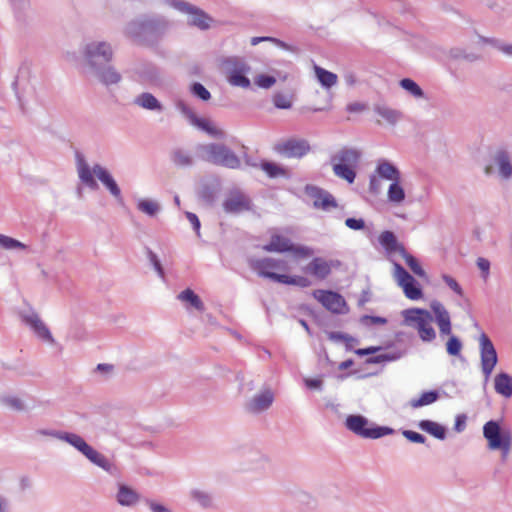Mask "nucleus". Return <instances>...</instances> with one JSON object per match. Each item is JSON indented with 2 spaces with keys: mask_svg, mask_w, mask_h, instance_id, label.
Returning <instances> with one entry per match:
<instances>
[{
  "mask_svg": "<svg viewBox=\"0 0 512 512\" xmlns=\"http://www.w3.org/2000/svg\"><path fill=\"white\" fill-rule=\"evenodd\" d=\"M83 454L91 461L93 462L94 464L100 466V467H103L105 468L108 464V461L107 459L102 455L100 454L99 452H97L96 450H94L91 446L88 445V447L85 449V451L83 452Z\"/></svg>",
  "mask_w": 512,
  "mask_h": 512,
  "instance_id": "nucleus-37",
  "label": "nucleus"
},
{
  "mask_svg": "<svg viewBox=\"0 0 512 512\" xmlns=\"http://www.w3.org/2000/svg\"><path fill=\"white\" fill-rule=\"evenodd\" d=\"M400 86L415 98H421L424 95L420 86L410 78L402 79L400 81Z\"/></svg>",
  "mask_w": 512,
  "mask_h": 512,
  "instance_id": "nucleus-34",
  "label": "nucleus"
},
{
  "mask_svg": "<svg viewBox=\"0 0 512 512\" xmlns=\"http://www.w3.org/2000/svg\"><path fill=\"white\" fill-rule=\"evenodd\" d=\"M194 497L196 499H198L202 505H204V506L207 505L208 497L205 494H203L201 492H195Z\"/></svg>",
  "mask_w": 512,
  "mask_h": 512,
  "instance_id": "nucleus-60",
  "label": "nucleus"
},
{
  "mask_svg": "<svg viewBox=\"0 0 512 512\" xmlns=\"http://www.w3.org/2000/svg\"><path fill=\"white\" fill-rule=\"evenodd\" d=\"M306 191L313 198V204L318 209L327 211L337 206L334 197L326 191L317 187H307Z\"/></svg>",
  "mask_w": 512,
  "mask_h": 512,
  "instance_id": "nucleus-16",
  "label": "nucleus"
},
{
  "mask_svg": "<svg viewBox=\"0 0 512 512\" xmlns=\"http://www.w3.org/2000/svg\"><path fill=\"white\" fill-rule=\"evenodd\" d=\"M227 64L236 63L235 60L229 59L226 61ZM246 71V67L244 64H235V68L229 71L228 81L233 86H239L243 88H248L250 86L249 79L244 75Z\"/></svg>",
  "mask_w": 512,
  "mask_h": 512,
  "instance_id": "nucleus-18",
  "label": "nucleus"
},
{
  "mask_svg": "<svg viewBox=\"0 0 512 512\" xmlns=\"http://www.w3.org/2000/svg\"><path fill=\"white\" fill-rule=\"evenodd\" d=\"M273 103L280 109H289L292 106L291 97L282 93H276L273 96Z\"/></svg>",
  "mask_w": 512,
  "mask_h": 512,
  "instance_id": "nucleus-44",
  "label": "nucleus"
},
{
  "mask_svg": "<svg viewBox=\"0 0 512 512\" xmlns=\"http://www.w3.org/2000/svg\"><path fill=\"white\" fill-rule=\"evenodd\" d=\"M208 160L216 165L230 169L240 167V159L229 148L221 144L207 146Z\"/></svg>",
  "mask_w": 512,
  "mask_h": 512,
  "instance_id": "nucleus-10",
  "label": "nucleus"
},
{
  "mask_svg": "<svg viewBox=\"0 0 512 512\" xmlns=\"http://www.w3.org/2000/svg\"><path fill=\"white\" fill-rule=\"evenodd\" d=\"M192 92L200 99L207 101L210 99V92L200 83H194L192 86Z\"/></svg>",
  "mask_w": 512,
  "mask_h": 512,
  "instance_id": "nucleus-48",
  "label": "nucleus"
},
{
  "mask_svg": "<svg viewBox=\"0 0 512 512\" xmlns=\"http://www.w3.org/2000/svg\"><path fill=\"white\" fill-rule=\"evenodd\" d=\"M405 323L417 330L420 338L423 341H432L435 339L436 334L431 325V314L423 309H409L403 312Z\"/></svg>",
  "mask_w": 512,
  "mask_h": 512,
  "instance_id": "nucleus-5",
  "label": "nucleus"
},
{
  "mask_svg": "<svg viewBox=\"0 0 512 512\" xmlns=\"http://www.w3.org/2000/svg\"><path fill=\"white\" fill-rule=\"evenodd\" d=\"M366 319L369 320L373 324L383 325V324H386V322H387V320L382 317L367 316Z\"/></svg>",
  "mask_w": 512,
  "mask_h": 512,
  "instance_id": "nucleus-59",
  "label": "nucleus"
},
{
  "mask_svg": "<svg viewBox=\"0 0 512 512\" xmlns=\"http://www.w3.org/2000/svg\"><path fill=\"white\" fill-rule=\"evenodd\" d=\"M439 394L437 391H426L421 394L419 398H414L410 401L412 408H419L422 406L430 405L437 401Z\"/></svg>",
  "mask_w": 512,
  "mask_h": 512,
  "instance_id": "nucleus-30",
  "label": "nucleus"
},
{
  "mask_svg": "<svg viewBox=\"0 0 512 512\" xmlns=\"http://www.w3.org/2000/svg\"><path fill=\"white\" fill-rule=\"evenodd\" d=\"M312 296L331 313L345 314L349 310L346 300L341 294L337 292L317 289L313 291Z\"/></svg>",
  "mask_w": 512,
  "mask_h": 512,
  "instance_id": "nucleus-8",
  "label": "nucleus"
},
{
  "mask_svg": "<svg viewBox=\"0 0 512 512\" xmlns=\"http://www.w3.org/2000/svg\"><path fill=\"white\" fill-rule=\"evenodd\" d=\"M178 299L189 303L191 306H193L195 309L202 311L204 309V305L198 295L194 293L193 290L187 288L184 291H182L178 295Z\"/></svg>",
  "mask_w": 512,
  "mask_h": 512,
  "instance_id": "nucleus-32",
  "label": "nucleus"
},
{
  "mask_svg": "<svg viewBox=\"0 0 512 512\" xmlns=\"http://www.w3.org/2000/svg\"><path fill=\"white\" fill-rule=\"evenodd\" d=\"M64 439L68 443H70L72 446H74L76 449H78L80 452H82V453L88 447V444L79 435H76V434H66Z\"/></svg>",
  "mask_w": 512,
  "mask_h": 512,
  "instance_id": "nucleus-43",
  "label": "nucleus"
},
{
  "mask_svg": "<svg viewBox=\"0 0 512 512\" xmlns=\"http://www.w3.org/2000/svg\"><path fill=\"white\" fill-rule=\"evenodd\" d=\"M347 227L353 230H361L364 228L365 223L362 219L347 218L345 221Z\"/></svg>",
  "mask_w": 512,
  "mask_h": 512,
  "instance_id": "nucleus-50",
  "label": "nucleus"
},
{
  "mask_svg": "<svg viewBox=\"0 0 512 512\" xmlns=\"http://www.w3.org/2000/svg\"><path fill=\"white\" fill-rule=\"evenodd\" d=\"M347 109L350 112H360L365 109V105H363L361 103H352V104L348 105Z\"/></svg>",
  "mask_w": 512,
  "mask_h": 512,
  "instance_id": "nucleus-57",
  "label": "nucleus"
},
{
  "mask_svg": "<svg viewBox=\"0 0 512 512\" xmlns=\"http://www.w3.org/2000/svg\"><path fill=\"white\" fill-rule=\"evenodd\" d=\"M332 268L333 261L315 257L308 263L304 271L318 280H324L331 274Z\"/></svg>",
  "mask_w": 512,
  "mask_h": 512,
  "instance_id": "nucleus-14",
  "label": "nucleus"
},
{
  "mask_svg": "<svg viewBox=\"0 0 512 512\" xmlns=\"http://www.w3.org/2000/svg\"><path fill=\"white\" fill-rule=\"evenodd\" d=\"M173 162L178 166H188L192 163L191 157L181 150H177L172 156Z\"/></svg>",
  "mask_w": 512,
  "mask_h": 512,
  "instance_id": "nucleus-46",
  "label": "nucleus"
},
{
  "mask_svg": "<svg viewBox=\"0 0 512 512\" xmlns=\"http://www.w3.org/2000/svg\"><path fill=\"white\" fill-rule=\"evenodd\" d=\"M400 255L403 257V259L405 260V263L407 264V266L411 269V271L414 274H416L419 277L425 276L424 270L422 269L421 265L419 264V262L417 261V259L414 256L407 253L406 250H404V253H401Z\"/></svg>",
  "mask_w": 512,
  "mask_h": 512,
  "instance_id": "nucleus-35",
  "label": "nucleus"
},
{
  "mask_svg": "<svg viewBox=\"0 0 512 512\" xmlns=\"http://www.w3.org/2000/svg\"><path fill=\"white\" fill-rule=\"evenodd\" d=\"M186 217L187 219L189 220V222L192 224L194 230L199 233V230H200V221L198 219V217L194 214V213H191V212H187L186 213Z\"/></svg>",
  "mask_w": 512,
  "mask_h": 512,
  "instance_id": "nucleus-52",
  "label": "nucleus"
},
{
  "mask_svg": "<svg viewBox=\"0 0 512 512\" xmlns=\"http://www.w3.org/2000/svg\"><path fill=\"white\" fill-rule=\"evenodd\" d=\"M483 435L488 442L491 450H501L503 456H506L511 447L512 434L507 428H501L496 421H488L483 426Z\"/></svg>",
  "mask_w": 512,
  "mask_h": 512,
  "instance_id": "nucleus-4",
  "label": "nucleus"
},
{
  "mask_svg": "<svg viewBox=\"0 0 512 512\" xmlns=\"http://www.w3.org/2000/svg\"><path fill=\"white\" fill-rule=\"evenodd\" d=\"M120 80V75L113 69H108L101 74V81L105 84H115Z\"/></svg>",
  "mask_w": 512,
  "mask_h": 512,
  "instance_id": "nucleus-47",
  "label": "nucleus"
},
{
  "mask_svg": "<svg viewBox=\"0 0 512 512\" xmlns=\"http://www.w3.org/2000/svg\"><path fill=\"white\" fill-rule=\"evenodd\" d=\"M377 175L382 178L393 182L400 181L401 174L399 170L386 160H380L376 167Z\"/></svg>",
  "mask_w": 512,
  "mask_h": 512,
  "instance_id": "nucleus-21",
  "label": "nucleus"
},
{
  "mask_svg": "<svg viewBox=\"0 0 512 512\" xmlns=\"http://www.w3.org/2000/svg\"><path fill=\"white\" fill-rule=\"evenodd\" d=\"M496 159L501 175L505 178L510 177L512 175V166L507 154L505 152H499Z\"/></svg>",
  "mask_w": 512,
  "mask_h": 512,
  "instance_id": "nucleus-36",
  "label": "nucleus"
},
{
  "mask_svg": "<svg viewBox=\"0 0 512 512\" xmlns=\"http://www.w3.org/2000/svg\"><path fill=\"white\" fill-rule=\"evenodd\" d=\"M261 169L270 177V178H278V177H288L289 172L286 168L269 161H263L260 164Z\"/></svg>",
  "mask_w": 512,
  "mask_h": 512,
  "instance_id": "nucleus-25",
  "label": "nucleus"
},
{
  "mask_svg": "<svg viewBox=\"0 0 512 512\" xmlns=\"http://www.w3.org/2000/svg\"><path fill=\"white\" fill-rule=\"evenodd\" d=\"M178 8L190 15L189 24L200 29H208L210 27L212 20L204 11L187 3H180Z\"/></svg>",
  "mask_w": 512,
  "mask_h": 512,
  "instance_id": "nucleus-15",
  "label": "nucleus"
},
{
  "mask_svg": "<svg viewBox=\"0 0 512 512\" xmlns=\"http://www.w3.org/2000/svg\"><path fill=\"white\" fill-rule=\"evenodd\" d=\"M394 268L396 280L401 287L406 283L414 282V278L400 264L396 263Z\"/></svg>",
  "mask_w": 512,
  "mask_h": 512,
  "instance_id": "nucleus-40",
  "label": "nucleus"
},
{
  "mask_svg": "<svg viewBox=\"0 0 512 512\" xmlns=\"http://www.w3.org/2000/svg\"><path fill=\"white\" fill-rule=\"evenodd\" d=\"M403 435L406 439H408L409 441L414 442V443H424L425 442V437L415 431L405 430V431H403Z\"/></svg>",
  "mask_w": 512,
  "mask_h": 512,
  "instance_id": "nucleus-49",
  "label": "nucleus"
},
{
  "mask_svg": "<svg viewBox=\"0 0 512 512\" xmlns=\"http://www.w3.org/2000/svg\"><path fill=\"white\" fill-rule=\"evenodd\" d=\"M367 425V419L361 415H351L346 419V427L364 438L377 439L392 432V429L387 427L367 428Z\"/></svg>",
  "mask_w": 512,
  "mask_h": 512,
  "instance_id": "nucleus-7",
  "label": "nucleus"
},
{
  "mask_svg": "<svg viewBox=\"0 0 512 512\" xmlns=\"http://www.w3.org/2000/svg\"><path fill=\"white\" fill-rule=\"evenodd\" d=\"M275 151L287 158H301L310 151V145L304 139L291 138L278 143Z\"/></svg>",
  "mask_w": 512,
  "mask_h": 512,
  "instance_id": "nucleus-11",
  "label": "nucleus"
},
{
  "mask_svg": "<svg viewBox=\"0 0 512 512\" xmlns=\"http://www.w3.org/2000/svg\"><path fill=\"white\" fill-rule=\"evenodd\" d=\"M26 321L40 338L47 341H53L49 329L38 317H29Z\"/></svg>",
  "mask_w": 512,
  "mask_h": 512,
  "instance_id": "nucleus-26",
  "label": "nucleus"
},
{
  "mask_svg": "<svg viewBox=\"0 0 512 512\" xmlns=\"http://www.w3.org/2000/svg\"><path fill=\"white\" fill-rule=\"evenodd\" d=\"M443 279L444 281L446 282V284L453 290L455 291L457 294L461 295L462 294V289L461 287L459 286V284L456 282L455 279L451 278L450 276H443Z\"/></svg>",
  "mask_w": 512,
  "mask_h": 512,
  "instance_id": "nucleus-51",
  "label": "nucleus"
},
{
  "mask_svg": "<svg viewBox=\"0 0 512 512\" xmlns=\"http://www.w3.org/2000/svg\"><path fill=\"white\" fill-rule=\"evenodd\" d=\"M378 350H379V347H368V348L356 350V354L360 355V356H364V355L375 353Z\"/></svg>",
  "mask_w": 512,
  "mask_h": 512,
  "instance_id": "nucleus-56",
  "label": "nucleus"
},
{
  "mask_svg": "<svg viewBox=\"0 0 512 512\" xmlns=\"http://www.w3.org/2000/svg\"><path fill=\"white\" fill-rule=\"evenodd\" d=\"M77 170L79 178L88 187L92 189L97 188V182L94 178L95 175L115 198H121L120 188L111 174L102 166L94 165L91 169L84 159L79 158L77 162Z\"/></svg>",
  "mask_w": 512,
  "mask_h": 512,
  "instance_id": "nucleus-2",
  "label": "nucleus"
},
{
  "mask_svg": "<svg viewBox=\"0 0 512 512\" xmlns=\"http://www.w3.org/2000/svg\"><path fill=\"white\" fill-rule=\"evenodd\" d=\"M5 402L8 406H10L13 409L21 410L23 408L22 403L18 398H7L5 399Z\"/></svg>",
  "mask_w": 512,
  "mask_h": 512,
  "instance_id": "nucleus-55",
  "label": "nucleus"
},
{
  "mask_svg": "<svg viewBox=\"0 0 512 512\" xmlns=\"http://www.w3.org/2000/svg\"><path fill=\"white\" fill-rule=\"evenodd\" d=\"M477 266L479 267L480 270L483 271L485 276H487V274L489 272V268H490L489 261L487 259H485V258H478Z\"/></svg>",
  "mask_w": 512,
  "mask_h": 512,
  "instance_id": "nucleus-54",
  "label": "nucleus"
},
{
  "mask_svg": "<svg viewBox=\"0 0 512 512\" xmlns=\"http://www.w3.org/2000/svg\"><path fill=\"white\" fill-rule=\"evenodd\" d=\"M402 289L405 296L411 300H418L422 297V290L415 280L414 282L406 283Z\"/></svg>",
  "mask_w": 512,
  "mask_h": 512,
  "instance_id": "nucleus-39",
  "label": "nucleus"
},
{
  "mask_svg": "<svg viewBox=\"0 0 512 512\" xmlns=\"http://www.w3.org/2000/svg\"><path fill=\"white\" fill-rule=\"evenodd\" d=\"M262 41H273L274 42L276 40L272 37H254L251 39V44L257 45L258 43H260Z\"/></svg>",
  "mask_w": 512,
  "mask_h": 512,
  "instance_id": "nucleus-61",
  "label": "nucleus"
},
{
  "mask_svg": "<svg viewBox=\"0 0 512 512\" xmlns=\"http://www.w3.org/2000/svg\"><path fill=\"white\" fill-rule=\"evenodd\" d=\"M152 261L154 263L155 269L158 271V273L161 276H163V269H162L161 264L159 263V261L157 260L155 255H152Z\"/></svg>",
  "mask_w": 512,
  "mask_h": 512,
  "instance_id": "nucleus-63",
  "label": "nucleus"
},
{
  "mask_svg": "<svg viewBox=\"0 0 512 512\" xmlns=\"http://www.w3.org/2000/svg\"><path fill=\"white\" fill-rule=\"evenodd\" d=\"M479 346L482 373L485 379L488 380L498 362L497 352L485 333H482L479 337Z\"/></svg>",
  "mask_w": 512,
  "mask_h": 512,
  "instance_id": "nucleus-9",
  "label": "nucleus"
},
{
  "mask_svg": "<svg viewBox=\"0 0 512 512\" xmlns=\"http://www.w3.org/2000/svg\"><path fill=\"white\" fill-rule=\"evenodd\" d=\"M250 266L260 276L269 278L281 284L293 285L302 288L311 285V281L307 277L290 276L287 274L277 273L276 271L287 272L289 270V267L284 260L273 258L255 259L250 262Z\"/></svg>",
  "mask_w": 512,
  "mask_h": 512,
  "instance_id": "nucleus-1",
  "label": "nucleus"
},
{
  "mask_svg": "<svg viewBox=\"0 0 512 512\" xmlns=\"http://www.w3.org/2000/svg\"><path fill=\"white\" fill-rule=\"evenodd\" d=\"M375 111L383 121L390 125H394L401 118V113L399 111L389 107L379 106L376 107Z\"/></svg>",
  "mask_w": 512,
  "mask_h": 512,
  "instance_id": "nucleus-31",
  "label": "nucleus"
},
{
  "mask_svg": "<svg viewBox=\"0 0 512 512\" xmlns=\"http://www.w3.org/2000/svg\"><path fill=\"white\" fill-rule=\"evenodd\" d=\"M254 82L258 87L268 89L276 83V79L273 76L259 74L255 77Z\"/></svg>",
  "mask_w": 512,
  "mask_h": 512,
  "instance_id": "nucleus-45",
  "label": "nucleus"
},
{
  "mask_svg": "<svg viewBox=\"0 0 512 512\" xmlns=\"http://www.w3.org/2000/svg\"><path fill=\"white\" fill-rule=\"evenodd\" d=\"M137 208L149 215V216H155L159 211V205L157 202L148 200V199H142L137 203Z\"/></svg>",
  "mask_w": 512,
  "mask_h": 512,
  "instance_id": "nucleus-38",
  "label": "nucleus"
},
{
  "mask_svg": "<svg viewBox=\"0 0 512 512\" xmlns=\"http://www.w3.org/2000/svg\"><path fill=\"white\" fill-rule=\"evenodd\" d=\"M178 107L187 116L192 125L208 132L211 135H216L218 133L217 129L212 125V123L209 120L205 118H198L190 108L186 107L182 103H179Z\"/></svg>",
  "mask_w": 512,
  "mask_h": 512,
  "instance_id": "nucleus-19",
  "label": "nucleus"
},
{
  "mask_svg": "<svg viewBox=\"0 0 512 512\" xmlns=\"http://www.w3.org/2000/svg\"><path fill=\"white\" fill-rule=\"evenodd\" d=\"M379 243L388 253H404V246L397 241L391 231H384L379 236Z\"/></svg>",
  "mask_w": 512,
  "mask_h": 512,
  "instance_id": "nucleus-20",
  "label": "nucleus"
},
{
  "mask_svg": "<svg viewBox=\"0 0 512 512\" xmlns=\"http://www.w3.org/2000/svg\"><path fill=\"white\" fill-rule=\"evenodd\" d=\"M273 402V395L266 391L256 396L250 403L249 409L252 412H259L267 409Z\"/></svg>",
  "mask_w": 512,
  "mask_h": 512,
  "instance_id": "nucleus-24",
  "label": "nucleus"
},
{
  "mask_svg": "<svg viewBox=\"0 0 512 512\" xmlns=\"http://www.w3.org/2000/svg\"><path fill=\"white\" fill-rule=\"evenodd\" d=\"M85 55L91 66H97L110 62L112 59V49L106 42H100L88 45Z\"/></svg>",
  "mask_w": 512,
  "mask_h": 512,
  "instance_id": "nucleus-13",
  "label": "nucleus"
},
{
  "mask_svg": "<svg viewBox=\"0 0 512 512\" xmlns=\"http://www.w3.org/2000/svg\"><path fill=\"white\" fill-rule=\"evenodd\" d=\"M0 246L7 250L26 248V246L20 241L2 234H0Z\"/></svg>",
  "mask_w": 512,
  "mask_h": 512,
  "instance_id": "nucleus-41",
  "label": "nucleus"
},
{
  "mask_svg": "<svg viewBox=\"0 0 512 512\" xmlns=\"http://www.w3.org/2000/svg\"><path fill=\"white\" fill-rule=\"evenodd\" d=\"M263 250L278 253L289 252L296 259H306L314 253L311 248L303 245H294L289 238L280 234H273L270 242L263 246Z\"/></svg>",
  "mask_w": 512,
  "mask_h": 512,
  "instance_id": "nucleus-6",
  "label": "nucleus"
},
{
  "mask_svg": "<svg viewBox=\"0 0 512 512\" xmlns=\"http://www.w3.org/2000/svg\"><path fill=\"white\" fill-rule=\"evenodd\" d=\"M389 201L393 203H401L405 199V191L400 181L391 183L387 193Z\"/></svg>",
  "mask_w": 512,
  "mask_h": 512,
  "instance_id": "nucleus-33",
  "label": "nucleus"
},
{
  "mask_svg": "<svg viewBox=\"0 0 512 512\" xmlns=\"http://www.w3.org/2000/svg\"><path fill=\"white\" fill-rule=\"evenodd\" d=\"M150 508L153 512H170L166 507L157 503H150Z\"/></svg>",
  "mask_w": 512,
  "mask_h": 512,
  "instance_id": "nucleus-58",
  "label": "nucleus"
},
{
  "mask_svg": "<svg viewBox=\"0 0 512 512\" xmlns=\"http://www.w3.org/2000/svg\"><path fill=\"white\" fill-rule=\"evenodd\" d=\"M313 70L319 83L326 89H330L338 82V76L333 72L318 65H314Z\"/></svg>",
  "mask_w": 512,
  "mask_h": 512,
  "instance_id": "nucleus-23",
  "label": "nucleus"
},
{
  "mask_svg": "<svg viewBox=\"0 0 512 512\" xmlns=\"http://www.w3.org/2000/svg\"><path fill=\"white\" fill-rule=\"evenodd\" d=\"M494 387L498 394L510 398L512 396V377L507 373H499L495 377Z\"/></svg>",
  "mask_w": 512,
  "mask_h": 512,
  "instance_id": "nucleus-22",
  "label": "nucleus"
},
{
  "mask_svg": "<svg viewBox=\"0 0 512 512\" xmlns=\"http://www.w3.org/2000/svg\"><path fill=\"white\" fill-rule=\"evenodd\" d=\"M135 103L140 107L148 110L161 109L159 101L150 93H142L136 98Z\"/></svg>",
  "mask_w": 512,
  "mask_h": 512,
  "instance_id": "nucleus-29",
  "label": "nucleus"
},
{
  "mask_svg": "<svg viewBox=\"0 0 512 512\" xmlns=\"http://www.w3.org/2000/svg\"><path fill=\"white\" fill-rule=\"evenodd\" d=\"M379 188L378 181L375 176L371 177L370 179V189L374 192H377Z\"/></svg>",
  "mask_w": 512,
  "mask_h": 512,
  "instance_id": "nucleus-64",
  "label": "nucleus"
},
{
  "mask_svg": "<svg viewBox=\"0 0 512 512\" xmlns=\"http://www.w3.org/2000/svg\"><path fill=\"white\" fill-rule=\"evenodd\" d=\"M112 369H113V366L110 364H98V366H97V370L101 371V372L108 373V372H111Z\"/></svg>",
  "mask_w": 512,
  "mask_h": 512,
  "instance_id": "nucleus-62",
  "label": "nucleus"
},
{
  "mask_svg": "<svg viewBox=\"0 0 512 512\" xmlns=\"http://www.w3.org/2000/svg\"><path fill=\"white\" fill-rule=\"evenodd\" d=\"M138 499L139 496L135 491L125 485L120 486L117 500L121 505H133L138 501Z\"/></svg>",
  "mask_w": 512,
  "mask_h": 512,
  "instance_id": "nucleus-27",
  "label": "nucleus"
},
{
  "mask_svg": "<svg viewBox=\"0 0 512 512\" xmlns=\"http://www.w3.org/2000/svg\"><path fill=\"white\" fill-rule=\"evenodd\" d=\"M462 349V343L456 336H450L446 343V350L447 353L451 356H458L460 355Z\"/></svg>",
  "mask_w": 512,
  "mask_h": 512,
  "instance_id": "nucleus-42",
  "label": "nucleus"
},
{
  "mask_svg": "<svg viewBox=\"0 0 512 512\" xmlns=\"http://www.w3.org/2000/svg\"><path fill=\"white\" fill-rule=\"evenodd\" d=\"M223 208L226 213H242L251 209V200L242 191L234 189L226 195L223 201Z\"/></svg>",
  "mask_w": 512,
  "mask_h": 512,
  "instance_id": "nucleus-12",
  "label": "nucleus"
},
{
  "mask_svg": "<svg viewBox=\"0 0 512 512\" xmlns=\"http://www.w3.org/2000/svg\"><path fill=\"white\" fill-rule=\"evenodd\" d=\"M431 310L435 315L436 323L439 327L441 335L451 334V321L450 315L445 307L438 301H433L430 305Z\"/></svg>",
  "mask_w": 512,
  "mask_h": 512,
  "instance_id": "nucleus-17",
  "label": "nucleus"
},
{
  "mask_svg": "<svg viewBox=\"0 0 512 512\" xmlns=\"http://www.w3.org/2000/svg\"><path fill=\"white\" fill-rule=\"evenodd\" d=\"M419 427L433 435L434 437L438 438V439H444L445 438V429L443 426H441L440 424L434 422V421H430V420H422L420 423H419Z\"/></svg>",
  "mask_w": 512,
  "mask_h": 512,
  "instance_id": "nucleus-28",
  "label": "nucleus"
},
{
  "mask_svg": "<svg viewBox=\"0 0 512 512\" xmlns=\"http://www.w3.org/2000/svg\"><path fill=\"white\" fill-rule=\"evenodd\" d=\"M304 382L309 389H318L322 385V380L320 378H306Z\"/></svg>",
  "mask_w": 512,
  "mask_h": 512,
  "instance_id": "nucleus-53",
  "label": "nucleus"
},
{
  "mask_svg": "<svg viewBox=\"0 0 512 512\" xmlns=\"http://www.w3.org/2000/svg\"><path fill=\"white\" fill-rule=\"evenodd\" d=\"M359 158L360 154L355 149L343 148L337 152L331 159L335 175L352 183Z\"/></svg>",
  "mask_w": 512,
  "mask_h": 512,
  "instance_id": "nucleus-3",
  "label": "nucleus"
}]
</instances>
